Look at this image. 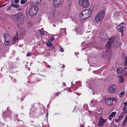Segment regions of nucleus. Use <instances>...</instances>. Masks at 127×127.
<instances>
[{"mask_svg": "<svg viewBox=\"0 0 127 127\" xmlns=\"http://www.w3.org/2000/svg\"><path fill=\"white\" fill-rule=\"evenodd\" d=\"M11 9V7L10 6H9L8 7V8H7V10H10Z\"/></svg>", "mask_w": 127, "mask_h": 127, "instance_id": "39", "label": "nucleus"}, {"mask_svg": "<svg viewBox=\"0 0 127 127\" xmlns=\"http://www.w3.org/2000/svg\"><path fill=\"white\" fill-rule=\"evenodd\" d=\"M54 40V38L53 37H52L51 38L48 40V41L50 42H52Z\"/></svg>", "mask_w": 127, "mask_h": 127, "instance_id": "25", "label": "nucleus"}, {"mask_svg": "<svg viewBox=\"0 0 127 127\" xmlns=\"http://www.w3.org/2000/svg\"><path fill=\"white\" fill-rule=\"evenodd\" d=\"M4 44L6 45H8L10 43V40H5L4 41Z\"/></svg>", "mask_w": 127, "mask_h": 127, "instance_id": "17", "label": "nucleus"}, {"mask_svg": "<svg viewBox=\"0 0 127 127\" xmlns=\"http://www.w3.org/2000/svg\"><path fill=\"white\" fill-rule=\"evenodd\" d=\"M105 12L103 10H101L95 16V19L96 22L101 21L104 17Z\"/></svg>", "mask_w": 127, "mask_h": 127, "instance_id": "3", "label": "nucleus"}, {"mask_svg": "<svg viewBox=\"0 0 127 127\" xmlns=\"http://www.w3.org/2000/svg\"><path fill=\"white\" fill-rule=\"evenodd\" d=\"M127 119V114L126 115V117L125 118V119L123 121V125H125V124L126 123V120Z\"/></svg>", "mask_w": 127, "mask_h": 127, "instance_id": "22", "label": "nucleus"}, {"mask_svg": "<svg viewBox=\"0 0 127 127\" xmlns=\"http://www.w3.org/2000/svg\"><path fill=\"white\" fill-rule=\"evenodd\" d=\"M78 4L84 8H88L90 6L89 0H79Z\"/></svg>", "mask_w": 127, "mask_h": 127, "instance_id": "5", "label": "nucleus"}, {"mask_svg": "<svg viewBox=\"0 0 127 127\" xmlns=\"http://www.w3.org/2000/svg\"><path fill=\"white\" fill-rule=\"evenodd\" d=\"M125 65H126V64H125Z\"/></svg>", "mask_w": 127, "mask_h": 127, "instance_id": "47", "label": "nucleus"}, {"mask_svg": "<svg viewBox=\"0 0 127 127\" xmlns=\"http://www.w3.org/2000/svg\"><path fill=\"white\" fill-rule=\"evenodd\" d=\"M109 41L111 42V45L114 46H117L119 43V39L118 37H113L109 39Z\"/></svg>", "mask_w": 127, "mask_h": 127, "instance_id": "6", "label": "nucleus"}, {"mask_svg": "<svg viewBox=\"0 0 127 127\" xmlns=\"http://www.w3.org/2000/svg\"><path fill=\"white\" fill-rule=\"evenodd\" d=\"M32 24L30 22L28 23H27V26L29 28H30L32 26Z\"/></svg>", "mask_w": 127, "mask_h": 127, "instance_id": "28", "label": "nucleus"}, {"mask_svg": "<svg viewBox=\"0 0 127 127\" xmlns=\"http://www.w3.org/2000/svg\"><path fill=\"white\" fill-rule=\"evenodd\" d=\"M105 120L101 117L99 119V122L98 124V126L99 127L102 126L105 122Z\"/></svg>", "mask_w": 127, "mask_h": 127, "instance_id": "12", "label": "nucleus"}, {"mask_svg": "<svg viewBox=\"0 0 127 127\" xmlns=\"http://www.w3.org/2000/svg\"><path fill=\"white\" fill-rule=\"evenodd\" d=\"M121 120V119H116L115 120V121L116 122H118Z\"/></svg>", "mask_w": 127, "mask_h": 127, "instance_id": "31", "label": "nucleus"}, {"mask_svg": "<svg viewBox=\"0 0 127 127\" xmlns=\"http://www.w3.org/2000/svg\"><path fill=\"white\" fill-rule=\"evenodd\" d=\"M37 7L34 6L31 7L29 10V14L30 16H33L35 15L38 11Z\"/></svg>", "mask_w": 127, "mask_h": 127, "instance_id": "7", "label": "nucleus"}, {"mask_svg": "<svg viewBox=\"0 0 127 127\" xmlns=\"http://www.w3.org/2000/svg\"><path fill=\"white\" fill-rule=\"evenodd\" d=\"M100 36L101 40L103 41L106 40L108 38L106 34L104 32H101L100 34Z\"/></svg>", "mask_w": 127, "mask_h": 127, "instance_id": "11", "label": "nucleus"}, {"mask_svg": "<svg viewBox=\"0 0 127 127\" xmlns=\"http://www.w3.org/2000/svg\"><path fill=\"white\" fill-rule=\"evenodd\" d=\"M20 122H21V124L22 125H23L24 124L23 122L22 121H20Z\"/></svg>", "mask_w": 127, "mask_h": 127, "instance_id": "41", "label": "nucleus"}, {"mask_svg": "<svg viewBox=\"0 0 127 127\" xmlns=\"http://www.w3.org/2000/svg\"><path fill=\"white\" fill-rule=\"evenodd\" d=\"M19 1V0H15L14 2L15 3H17Z\"/></svg>", "mask_w": 127, "mask_h": 127, "instance_id": "33", "label": "nucleus"}, {"mask_svg": "<svg viewBox=\"0 0 127 127\" xmlns=\"http://www.w3.org/2000/svg\"><path fill=\"white\" fill-rule=\"evenodd\" d=\"M123 74L124 75L126 76L127 74V72L126 71H125L123 72Z\"/></svg>", "mask_w": 127, "mask_h": 127, "instance_id": "37", "label": "nucleus"}, {"mask_svg": "<svg viewBox=\"0 0 127 127\" xmlns=\"http://www.w3.org/2000/svg\"><path fill=\"white\" fill-rule=\"evenodd\" d=\"M125 29V27L123 23H121L118 26V31L121 33L124 31Z\"/></svg>", "mask_w": 127, "mask_h": 127, "instance_id": "10", "label": "nucleus"}, {"mask_svg": "<svg viewBox=\"0 0 127 127\" xmlns=\"http://www.w3.org/2000/svg\"><path fill=\"white\" fill-rule=\"evenodd\" d=\"M123 112L122 113V114L123 115L126 114L127 112V107L124 106L122 109Z\"/></svg>", "mask_w": 127, "mask_h": 127, "instance_id": "15", "label": "nucleus"}, {"mask_svg": "<svg viewBox=\"0 0 127 127\" xmlns=\"http://www.w3.org/2000/svg\"><path fill=\"white\" fill-rule=\"evenodd\" d=\"M123 72L122 69L120 68H118L117 70V73L119 74H121Z\"/></svg>", "mask_w": 127, "mask_h": 127, "instance_id": "18", "label": "nucleus"}, {"mask_svg": "<svg viewBox=\"0 0 127 127\" xmlns=\"http://www.w3.org/2000/svg\"><path fill=\"white\" fill-rule=\"evenodd\" d=\"M123 118V116H120L119 117L118 119H121Z\"/></svg>", "mask_w": 127, "mask_h": 127, "instance_id": "38", "label": "nucleus"}, {"mask_svg": "<svg viewBox=\"0 0 127 127\" xmlns=\"http://www.w3.org/2000/svg\"><path fill=\"white\" fill-rule=\"evenodd\" d=\"M125 93V91H123L120 93L119 95V96L120 97H122V96Z\"/></svg>", "mask_w": 127, "mask_h": 127, "instance_id": "24", "label": "nucleus"}, {"mask_svg": "<svg viewBox=\"0 0 127 127\" xmlns=\"http://www.w3.org/2000/svg\"><path fill=\"white\" fill-rule=\"evenodd\" d=\"M47 45L49 47H51L53 46V44L52 43L50 42L47 43Z\"/></svg>", "mask_w": 127, "mask_h": 127, "instance_id": "26", "label": "nucleus"}, {"mask_svg": "<svg viewBox=\"0 0 127 127\" xmlns=\"http://www.w3.org/2000/svg\"><path fill=\"white\" fill-rule=\"evenodd\" d=\"M27 1V0H21L20 1L21 4H24L25 2Z\"/></svg>", "mask_w": 127, "mask_h": 127, "instance_id": "27", "label": "nucleus"}, {"mask_svg": "<svg viewBox=\"0 0 127 127\" xmlns=\"http://www.w3.org/2000/svg\"><path fill=\"white\" fill-rule=\"evenodd\" d=\"M68 1H70L71 0H67Z\"/></svg>", "mask_w": 127, "mask_h": 127, "instance_id": "43", "label": "nucleus"}, {"mask_svg": "<svg viewBox=\"0 0 127 127\" xmlns=\"http://www.w3.org/2000/svg\"><path fill=\"white\" fill-rule=\"evenodd\" d=\"M13 19L20 24H22L24 22V15L21 13H17L12 16Z\"/></svg>", "mask_w": 127, "mask_h": 127, "instance_id": "1", "label": "nucleus"}, {"mask_svg": "<svg viewBox=\"0 0 127 127\" xmlns=\"http://www.w3.org/2000/svg\"><path fill=\"white\" fill-rule=\"evenodd\" d=\"M18 40V37L17 35L16 36L14 37L13 38V41H15Z\"/></svg>", "mask_w": 127, "mask_h": 127, "instance_id": "20", "label": "nucleus"}, {"mask_svg": "<svg viewBox=\"0 0 127 127\" xmlns=\"http://www.w3.org/2000/svg\"><path fill=\"white\" fill-rule=\"evenodd\" d=\"M116 112H112L109 117V119L111 120L112 118V117L115 116L116 114Z\"/></svg>", "mask_w": 127, "mask_h": 127, "instance_id": "14", "label": "nucleus"}, {"mask_svg": "<svg viewBox=\"0 0 127 127\" xmlns=\"http://www.w3.org/2000/svg\"><path fill=\"white\" fill-rule=\"evenodd\" d=\"M113 127H117L116 126H114Z\"/></svg>", "mask_w": 127, "mask_h": 127, "instance_id": "45", "label": "nucleus"}, {"mask_svg": "<svg viewBox=\"0 0 127 127\" xmlns=\"http://www.w3.org/2000/svg\"><path fill=\"white\" fill-rule=\"evenodd\" d=\"M116 86L114 84L110 85L108 88V92L111 94H113L115 92Z\"/></svg>", "mask_w": 127, "mask_h": 127, "instance_id": "8", "label": "nucleus"}, {"mask_svg": "<svg viewBox=\"0 0 127 127\" xmlns=\"http://www.w3.org/2000/svg\"><path fill=\"white\" fill-rule=\"evenodd\" d=\"M8 0H6V1H8Z\"/></svg>", "mask_w": 127, "mask_h": 127, "instance_id": "46", "label": "nucleus"}, {"mask_svg": "<svg viewBox=\"0 0 127 127\" xmlns=\"http://www.w3.org/2000/svg\"><path fill=\"white\" fill-rule=\"evenodd\" d=\"M117 101L118 99L117 97H109L105 99V102L107 105L109 106H111L113 104V101H115V102H117Z\"/></svg>", "mask_w": 127, "mask_h": 127, "instance_id": "4", "label": "nucleus"}, {"mask_svg": "<svg viewBox=\"0 0 127 127\" xmlns=\"http://www.w3.org/2000/svg\"><path fill=\"white\" fill-rule=\"evenodd\" d=\"M6 5V4H4L3 5H1L0 6V8H1V7H2L3 6H4Z\"/></svg>", "mask_w": 127, "mask_h": 127, "instance_id": "40", "label": "nucleus"}, {"mask_svg": "<svg viewBox=\"0 0 127 127\" xmlns=\"http://www.w3.org/2000/svg\"><path fill=\"white\" fill-rule=\"evenodd\" d=\"M92 13V10L90 9L82 11L80 13L79 16L81 19L83 20L89 18Z\"/></svg>", "mask_w": 127, "mask_h": 127, "instance_id": "2", "label": "nucleus"}, {"mask_svg": "<svg viewBox=\"0 0 127 127\" xmlns=\"http://www.w3.org/2000/svg\"><path fill=\"white\" fill-rule=\"evenodd\" d=\"M63 2V0H54L53 4L54 6L58 7L61 6Z\"/></svg>", "mask_w": 127, "mask_h": 127, "instance_id": "9", "label": "nucleus"}, {"mask_svg": "<svg viewBox=\"0 0 127 127\" xmlns=\"http://www.w3.org/2000/svg\"><path fill=\"white\" fill-rule=\"evenodd\" d=\"M44 56L46 57H47L50 56V53L49 52H46L44 53Z\"/></svg>", "mask_w": 127, "mask_h": 127, "instance_id": "23", "label": "nucleus"}, {"mask_svg": "<svg viewBox=\"0 0 127 127\" xmlns=\"http://www.w3.org/2000/svg\"><path fill=\"white\" fill-rule=\"evenodd\" d=\"M31 55V54L30 53H28L27 54V56H30Z\"/></svg>", "mask_w": 127, "mask_h": 127, "instance_id": "34", "label": "nucleus"}, {"mask_svg": "<svg viewBox=\"0 0 127 127\" xmlns=\"http://www.w3.org/2000/svg\"><path fill=\"white\" fill-rule=\"evenodd\" d=\"M39 32L42 35H44V33L43 31L40 30H39Z\"/></svg>", "mask_w": 127, "mask_h": 127, "instance_id": "29", "label": "nucleus"}, {"mask_svg": "<svg viewBox=\"0 0 127 127\" xmlns=\"http://www.w3.org/2000/svg\"><path fill=\"white\" fill-rule=\"evenodd\" d=\"M66 84L64 83V86H65Z\"/></svg>", "mask_w": 127, "mask_h": 127, "instance_id": "44", "label": "nucleus"}, {"mask_svg": "<svg viewBox=\"0 0 127 127\" xmlns=\"http://www.w3.org/2000/svg\"><path fill=\"white\" fill-rule=\"evenodd\" d=\"M111 45V42L109 41V40L108 42L106 43V47L108 49H110Z\"/></svg>", "mask_w": 127, "mask_h": 127, "instance_id": "16", "label": "nucleus"}, {"mask_svg": "<svg viewBox=\"0 0 127 127\" xmlns=\"http://www.w3.org/2000/svg\"><path fill=\"white\" fill-rule=\"evenodd\" d=\"M95 100L94 99H93L91 101V103H92L93 102H95Z\"/></svg>", "mask_w": 127, "mask_h": 127, "instance_id": "35", "label": "nucleus"}, {"mask_svg": "<svg viewBox=\"0 0 127 127\" xmlns=\"http://www.w3.org/2000/svg\"><path fill=\"white\" fill-rule=\"evenodd\" d=\"M124 106L127 107V102H125L124 103Z\"/></svg>", "mask_w": 127, "mask_h": 127, "instance_id": "32", "label": "nucleus"}, {"mask_svg": "<svg viewBox=\"0 0 127 127\" xmlns=\"http://www.w3.org/2000/svg\"><path fill=\"white\" fill-rule=\"evenodd\" d=\"M124 81V78L123 76H121L120 77L119 79V82L120 83H122Z\"/></svg>", "mask_w": 127, "mask_h": 127, "instance_id": "21", "label": "nucleus"}, {"mask_svg": "<svg viewBox=\"0 0 127 127\" xmlns=\"http://www.w3.org/2000/svg\"><path fill=\"white\" fill-rule=\"evenodd\" d=\"M125 61L126 63H127V58H126Z\"/></svg>", "mask_w": 127, "mask_h": 127, "instance_id": "42", "label": "nucleus"}, {"mask_svg": "<svg viewBox=\"0 0 127 127\" xmlns=\"http://www.w3.org/2000/svg\"><path fill=\"white\" fill-rule=\"evenodd\" d=\"M11 6L16 8H18L19 7V5L18 4H15L13 3H12L11 4Z\"/></svg>", "mask_w": 127, "mask_h": 127, "instance_id": "19", "label": "nucleus"}, {"mask_svg": "<svg viewBox=\"0 0 127 127\" xmlns=\"http://www.w3.org/2000/svg\"><path fill=\"white\" fill-rule=\"evenodd\" d=\"M3 37L5 40H10L11 37L7 33H5L3 35Z\"/></svg>", "mask_w": 127, "mask_h": 127, "instance_id": "13", "label": "nucleus"}, {"mask_svg": "<svg viewBox=\"0 0 127 127\" xmlns=\"http://www.w3.org/2000/svg\"><path fill=\"white\" fill-rule=\"evenodd\" d=\"M60 51L62 52H63L64 51V49H63L62 48V47L60 46Z\"/></svg>", "mask_w": 127, "mask_h": 127, "instance_id": "30", "label": "nucleus"}, {"mask_svg": "<svg viewBox=\"0 0 127 127\" xmlns=\"http://www.w3.org/2000/svg\"><path fill=\"white\" fill-rule=\"evenodd\" d=\"M65 29H66L64 28L61 29L60 30V32L62 31V30H64V32H65Z\"/></svg>", "mask_w": 127, "mask_h": 127, "instance_id": "36", "label": "nucleus"}]
</instances>
